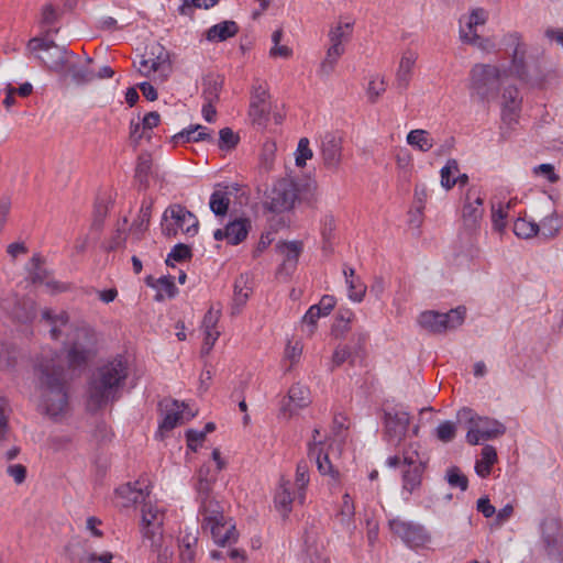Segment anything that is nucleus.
I'll return each mask as SVG.
<instances>
[{
    "label": "nucleus",
    "instance_id": "nucleus-1",
    "mask_svg": "<svg viewBox=\"0 0 563 563\" xmlns=\"http://www.w3.org/2000/svg\"><path fill=\"white\" fill-rule=\"evenodd\" d=\"M46 413L56 417L67 407V379L62 358L57 354L42 355L35 366Z\"/></svg>",
    "mask_w": 563,
    "mask_h": 563
},
{
    "label": "nucleus",
    "instance_id": "nucleus-2",
    "mask_svg": "<svg viewBox=\"0 0 563 563\" xmlns=\"http://www.w3.org/2000/svg\"><path fill=\"white\" fill-rule=\"evenodd\" d=\"M128 375V362L120 355L99 366L89 382L88 406L92 410H98L118 400Z\"/></svg>",
    "mask_w": 563,
    "mask_h": 563
},
{
    "label": "nucleus",
    "instance_id": "nucleus-3",
    "mask_svg": "<svg viewBox=\"0 0 563 563\" xmlns=\"http://www.w3.org/2000/svg\"><path fill=\"white\" fill-rule=\"evenodd\" d=\"M316 200L314 183H308L302 188H299L294 180L283 178L276 181L267 194L265 206L269 211L280 213L292 209L296 201L312 205Z\"/></svg>",
    "mask_w": 563,
    "mask_h": 563
},
{
    "label": "nucleus",
    "instance_id": "nucleus-4",
    "mask_svg": "<svg viewBox=\"0 0 563 563\" xmlns=\"http://www.w3.org/2000/svg\"><path fill=\"white\" fill-rule=\"evenodd\" d=\"M504 75L506 71H501L497 66L475 64L470 71L471 95H475L482 102L495 100Z\"/></svg>",
    "mask_w": 563,
    "mask_h": 563
},
{
    "label": "nucleus",
    "instance_id": "nucleus-5",
    "mask_svg": "<svg viewBox=\"0 0 563 563\" xmlns=\"http://www.w3.org/2000/svg\"><path fill=\"white\" fill-rule=\"evenodd\" d=\"M457 416L468 422L466 441L471 445L478 444L481 440L496 439L506 432V427L501 422L488 417L476 416L470 408L461 409Z\"/></svg>",
    "mask_w": 563,
    "mask_h": 563
},
{
    "label": "nucleus",
    "instance_id": "nucleus-6",
    "mask_svg": "<svg viewBox=\"0 0 563 563\" xmlns=\"http://www.w3.org/2000/svg\"><path fill=\"white\" fill-rule=\"evenodd\" d=\"M95 332L86 327L77 328L67 353L68 365L73 369H84L96 356Z\"/></svg>",
    "mask_w": 563,
    "mask_h": 563
},
{
    "label": "nucleus",
    "instance_id": "nucleus-7",
    "mask_svg": "<svg viewBox=\"0 0 563 563\" xmlns=\"http://www.w3.org/2000/svg\"><path fill=\"white\" fill-rule=\"evenodd\" d=\"M26 49L49 70L62 71L66 66V47L57 45L52 40L32 37L26 44Z\"/></svg>",
    "mask_w": 563,
    "mask_h": 563
},
{
    "label": "nucleus",
    "instance_id": "nucleus-8",
    "mask_svg": "<svg viewBox=\"0 0 563 563\" xmlns=\"http://www.w3.org/2000/svg\"><path fill=\"white\" fill-rule=\"evenodd\" d=\"M465 313L466 309L464 307H457L446 313L432 310L424 311L420 313L418 323L421 328L431 333L442 334L460 327L464 322Z\"/></svg>",
    "mask_w": 563,
    "mask_h": 563
},
{
    "label": "nucleus",
    "instance_id": "nucleus-9",
    "mask_svg": "<svg viewBox=\"0 0 563 563\" xmlns=\"http://www.w3.org/2000/svg\"><path fill=\"white\" fill-rule=\"evenodd\" d=\"M352 35V23H338L329 31V46L324 59L320 64V74L329 76L333 70L339 58L344 54L343 43L347 42Z\"/></svg>",
    "mask_w": 563,
    "mask_h": 563
},
{
    "label": "nucleus",
    "instance_id": "nucleus-10",
    "mask_svg": "<svg viewBox=\"0 0 563 563\" xmlns=\"http://www.w3.org/2000/svg\"><path fill=\"white\" fill-rule=\"evenodd\" d=\"M540 538L548 556L563 560V521L554 515L545 516L539 525Z\"/></svg>",
    "mask_w": 563,
    "mask_h": 563
},
{
    "label": "nucleus",
    "instance_id": "nucleus-11",
    "mask_svg": "<svg viewBox=\"0 0 563 563\" xmlns=\"http://www.w3.org/2000/svg\"><path fill=\"white\" fill-rule=\"evenodd\" d=\"M168 219H172L174 223L163 224V232L167 236H175L178 229L190 235L198 232L199 222L196 216L181 205H172L165 210L163 220L167 221Z\"/></svg>",
    "mask_w": 563,
    "mask_h": 563
},
{
    "label": "nucleus",
    "instance_id": "nucleus-12",
    "mask_svg": "<svg viewBox=\"0 0 563 563\" xmlns=\"http://www.w3.org/2000/svg\"><path fill=\"white\" fill-rule=\"evenodd\" d=\"M409 423L410 416L407 411L395 408L384 410V439L388 443L399 445L408 432Z\"/></svg>",
    "mask_w": 563,
    "mask_h": 563
},
{
    "label": "nucleus",
    "instance_id": "nucleus-13",
    "mask_svg": "<svg viewBox=\"0 0 563 563\" xmlns=\"http://www.w3.org/2000/svg\"><path fill=\"white\" fill-rule=\"evenodd\" d=\"M388 526L410 548L423 547L430 540L429 533L420 523L394 518L388 521Z\"/></svg>",
    "mask_w": 563,
    "mask_h": 563
},
{
    "label": "nucleus",
    "instance_id": "nucleus-14",
    "mask_svg": "<svg viewBox=\"0 0 563 563\" xmlns=\"http://www.w3.org/2000/svg\"><path fill=\"white\" fill-rule=\"evenodd\" d=\"M402 455V464L407 467L402 472V488L412 494L421 486L426 460L417 451L406 450Z\"/></svg>",
    "mask_w": 563,
    "mask_h": 563
},
{
    "label": "nucleus",
    "instance_id": "nucleus-15",
    "mask_svg": "<svg viewBox=\"0 0 563 563\" xmlns=\"http://www.w3.org/2000/svg\"><path fill=\"white\" fill-rule=\"evenodd\" d=\"M343 137L338 132H325L320 139V154L328 169L336 170L342 159Z\"/></svg>",
    "mask_w": 563,
    "mask_h": 563
},
{
    "label": "nucleus",
    "instance_id": "nucleus-16",
    "mask_svg": "<svg viewBox=\"0 0 563 563\" xmlns=\"http://www.w3.org/2000/svg\"><path fill=\"white\" fill-rule=\"evenodd\" d=\"M483 198L475 195L474 189H470L466 195V202L462 210L463 225L467 231H475L484 214Z\"/></svg>",
    "mask_w": 563,
    "mask_h": 563
},
{
    "label": "nucleus",
    "instance_id": "nucleus-17",
    "mask_svg": "<svg viewBox=\"0 0 563 563\" xmlns=\"http://www.w3.org/2000/svg\"><path fill=\"white\" fill-rule=\"evenodd\" d=\"M277 252L283 255V263L279 265L277 273L279 275L290 276L298 264L299 256L303 250L300 241H284L276 244Z\"/></svg>",
    "mask_w": 563,
    "mask_h": 563
},
{
    "label": "nucleus",
    "instance_id": "nucleus-18",
    "mask_svg": "<svg viewBox=\"0 0 563 563\" xmlns=\"http://www.w3.org/2000/svg\"><path fill=\"white\" fill-rule=\"evenodd\" d=\"M501 120L511 125L518 122L521 112L522 97H520L517 87L507 86L501 95Z\"/></svg>",
    "mask_w": 563,
    "mask_h": 563
},
{
    "label": "nucleus",
    "instance_id": "nucleus-19",
    "mask_svg": "<svg viewBox=\"0 0 563 563\" xmlns=\"http://www.w3.org/2000/svg\"><path fill=\"white\" fill-rule=\"evenodd\" d=\"M199 514L202 517V528H212L225 520L222 505L214 498L199 500Z\"/></svg>",
    "mask_w": 563,
    "mask_h": 563
},
{
    "label": "nucleus",
    "instance_id": "nucleus-20",
    "mask_svg": "<svg viewBox=\"0 0 563 563\" xmlns=\"http://www.w3.org/2000/svg\"><path fill=\"white\" fill-rule=\"evenodd\" d=\"M418 55L412 51H406L399 62L398 69L396 71L395 87L402 92L409 87L412 69L416 64Z\"/></svg>",
    "mask_w": 563,
    "mask_h": 563
},
{
    "label": "nucleus",
    "instance_id": "nucleus-21",
    "mask_svg": "<svg viewBox=\"0 0 563 563\" xmlns=\"http://www.w3.org/2000/svg\"><path fill=\"white\" fill-rule=\"evenodd\" d=\"M233 300L231 305V314L238 316L241 313L243 307L246 305L252 287L250 286V277L246 274H241L234 282Z\"/></svg>",
    "mask_w": 563,
    "mask_h": 563
},
{
    "label": "nucleus",
    "instance_id": "nucleus-22",
    "mask_svg": "<svg viewBox=\"0 0 563 563\" xmlns=\"http://www.w3.org/2000/svg\"><path fill=\"white\" fill-rule=\"evenodd\" d=\"M510 38L512 40V43L516 44V46L511 56V66L509 71L519 80L527 82L529 80V74L525 60V45L519 42V37L516 34L510 35Z\"/></svg>",
    "mask_w": 563,
    "mask_h": 563
},
{
    "label": "nucleus",
    "instance_id": "nucleus-23",
    "mask_svg": "<svg viewBox=\"0 0 563 563\" xmlns=\"http://www.w3.org/2000/svg\"><path fill=\"white\" fill-rule=\"evenodd\" d=\"M487 20V12L484 9H474L468 15V21L465 27H461L460 37L462 42L468 44H476L481 37L474 31L475 26L485 24Z\"/></svg>",
    "mask_w": 563,
    "mask_h": 563
},
{
    "label": "nucleus",
    "instance_id": "nucleus-24",
    "mask_svg": "<svg viewBox=\"0 0 563 563\" xmlns=\"http://www.w3.org/2000/svg\"><path fill=\"white\" fill-rule=\"evenodd\" d=\"M201 141L213 142V137L209 132H207V128L200 124L189 125L187 129H184L179 133L172 136V143L174 145Z\"/></svg>",
    "mask_w": 563,
    "mask_h": 563
},
{
    "label": "nucleus",
    "instance_id": "nucleus-25",
    "mask_svg": "<svg viewBox=\"0 0 563 563\" xmlns=\"http://www.w3.org/2000/svg\"><path fill=\"white\" fill-rule=\"evenodd\" d=\"M310 404L309 390L299 385H292L288 391V402L283 406L284 411L294 415L296 410L307 407Z\"/></svg>",
    "mask_w": 563,
    "mask_h": 563
},
{
    "label": "nucleus",
    "instance_id": "nucleus-26",
    "mask_svg": "<svg viewBox=\"0 0 563 563\" xmlns=\"http://www.w3.org/2000/svg\"><path fill=\"white\" fill-rule=\"evenodd\" d=\"M295 498L294 485L289 481H283L275 495V505L284 518L291 511V504Z\"/></svg>",
    "mask_w": 563,
    "mask_h": 563
},
{
    "label": "nucleus",
    "instance_id": "nucleus-27",
    "mask_svg": "<svg viewBox=\"0 0 563 563\" xmlns=\"http://www.w3.org/2000/svg\"><path fill=\"white\" fill-rule=\"evenodd\" d=\"M308 455L310 459L316 460L317 468L322 475H329L335 483L339 481V471L333 467L328 454L322 453V449L310 445L308 448Z\"/></svg>",
    "mask_w": 563,
    "mask_h": 563
},
{
    "label": "nucleus",
    "instance_id": "nucleus-28",
    "mask_svg": "<svg viewBox=\"0 0 563 563\" xmlns=\"http://www.w3.org/2000/svg\"><path fill=\"white\" fill-rule=\"evenodd\" d=\"M224 79L218 74H208L202 78V97L207 102H217L223 88Z\"/></svg>",
    "mask_w": 563,
    "mask_h": 563
},
{
    "label": "nucleus",
    "instance_id": "nucleus-29",
    "mask_svg": "<svg viewBox=\"0 0 563 563\" xmlns=\"http://www.w3.org/2000/svg\"><path fill=\"white\" fill-rule=\"evenodd\" d=\"M42 319L51 325V336L54 340L60 339L63 334V328L69 322V316L66 311L54 312L51 309H45L42 312Z\"/></svg>",
    "mask_w": 563,
    "mask_h": 563
},
{
    "label": "nucleus",
    "instance_id": "nucleus-30",
    "mask_svg": "<svg viewBox=\"0 0 563 563\" xmlns=\"http://www.w3.org/2000/svg\"><path fill=\"white\" fill-rule=\"evenodd\" d=\"M239 32V25L234 21H223L212 25L206 34V37L210 42H223L230 37H233Z\"/></svg>",
    "mask_w": 563,
    "mask_h": 563
},
{
    "label": "nucleus",
    "instance_id": "nucleus-31",
    "mask_svg": "<svg viewBox=\"0 0 563 563\" xmlns=\"http://www.w3.org/2000/svg\"><path fill=\"white\" fill-rule=\"evenodd\" d=\"M225 227L228 232V243L231 245H238L246 239L251 229V221L245 218H240L229 222Z\"/></svg>",
    "mask_w": 563,
    "mask_h": 563
},
{
    "label": "nucleus",
    "instance_id": "nucleus-32",
    "mask_svg": "<svg viewBox=\"0 0 563 563\" xmlns=\"http://www.w3.org/2000/svg\"><path fill=\"white\" fill-rule=\"evenodd\" d=\"M210 532L214 542L221 547L231 544L238 540L235 526L228 522L227 520L212 526V528H210Z\"/></svg>",
    "mask_w": 563,
    "mask_h": 563
},
{
    "label": "nucleus",
    "instance_id": "nucleus-33",
    "mask_svg": "<svg viewBox=\"0 0 563 563\" xmlns=\"http://www.w3.org/2000/svg\"><path fill=\"white\" fill-rule=\"evenodd\" d=\"M152 201L145 202L143 201L141 209L139 211L137 218L133 221L130 231L133 234V238L136 241L142 240L144 233L148 229L151 213H152Z\"/></svg>",
    "mask_w": 563,
    "mask_h": 563
},
{
    "label": "nucleus",
    "instance_id": "nucleus-34",
    "mask_svg": "<svg viewBox=\"0 0 563 563\" xmlns=\"http://www.w3.org/2000/svg\"><path fill=\"white\" fill-rule=\"evenodd\" d=\"M482 459L475 463V472L478 476L485 478L492 472V466L497 461L496 449L492 445H485L482 449Z\"/></svg>",
    "mask_w": 563,
    "mask_h": 563
},
{
    "label": "nucleus",
    "instance_id": "nucleus-35",
    "mask_svg": "<svg viewBox=\"0 0 563 563\" xmlns=\"http://www.w3.org/2000/svg\"><path fill=\"white\" fill-rule=\"evenodd\" d=\"M179 404L177 400L168 401L165 405L166 412L163 421L159 423V429L164 431L173 430L183 417V412L179 410Z\"/></svg>",
    "mask_w": 563,
    "mask_h": 563
},
{
    "label": "nucleus",
    "instance_id": "nucleus-36",
    "mask_svg": "<svg viewBox=\"0 0 563 563\" xmlns=\"http://www.w3.org/2000/svg\"><path fill=\"white\" fill-rule=\"evenodd\" d=\"M136 485H139V483H135L134 486L126 484L117 489V494L126 499V503L123 504L124 507H128L130 504H137L144 500L145 496H148V490L144 493L143 488L136 487ZM145 489H148V487L146 486Z\"/></svg>",
    "mask_w": 563,
    "mask_h": 563
},
{
    "label": "nucleus",
    "instance_id": "nucleus-37",
    "mask_svg": "<svg viewBox=\"0 0 563 563\" xmlns=\"http://www.w3.org/2000/svg\"><path fill=\"white\" fill-rule=\"evenodd\" d=\"M152 169V157L147 153H143L137 158V164L135 167V180L140 184V186L146 188L148 186V176Z\"/></svg>",
    "mask_w": 563,
    "mask_h": 563
},
{
    "label": "nucleus",
    "instance_id": "nucleus-38",
    "mask_svg": "<svg viewBox=\"0 0 563 563\" xmlns=\"http://www.w3.org/2000/svg\"><path fill=\"white\" fill-rule=\"evenodd\" d=\"M407 143L418 147L422 152H428L433 146V139L426 130H412L407 135Z\"/></svg>",
    "mask_w": 563,
    "mask_h": 563
},
{
    "label": "nucleus",
    "instance_id": "nucleus-39",
    "mask_svg": "<svg viewBox=\"0 0 563 563\" xmlns=\"http://www.w3.org/2000/svg\"><path fill=\"white\" fill-rule=\"evenodd\" d=\"M358 355V351H352L350 345H339L333 353L332 365L333 367H338L344 362H350L351 365H355Z\"/></svg>",
    "mask_w": 563,
    "mask_h": 563
},
{
    "label": "nucleus",
    "instance_id": "nucleus-40",
    "mask_svg": "<svg viewBox=\"0 0 563 563\" xmlns=\"http://www.w3.org/2000/svg\"><path fill=\"white\" fill-rule=\"evenodd\" d=\"M540 231V227L534 221H527L519 217L514 223V233L521 239H530L536 236Z\"/></svg>",
    "mask_w": 563,
    "mask_h": 563
},
{
    "label": "nucleus",
    "instance_id": "nucleus-41",
    "mask_svg": "<svg viewBox=\"0 0 563 563\" xmlns=\"http://www.w3.org/2000/svg\"><path fill=\"white\" fill-rule=\"evenodd\" d=\"M142 523L151 525L154 528L163 526L164 512L151 504H144L142 507Z\"/></svg>",
    "mask_w": 563,
    "mask_h": 563
},
{
    "label": "nucleus",
    "instance_id": "nucleus-42",
    "mask_svg": "<svg viewBox=\"0 0 563 563\" xmlns=\"http://www.w3.org/2000/svg\"><path fill=\"white\" fill-rule=\"evenodd\" d=\"M230 199L225 191H214L210 197V209L216 216H225Z\"/></svg>",
    "mask_w": 563,
    "mask_h": 563
},
{
    "label": "nucleus",
    "instance_id": "nucleus-43",
    "mask_svg": "<svg viewBox=\"0 0 563 563\" xmlns=\"http://www.w3.org/2000/svg\"><path fill=\"white\" fill-rule=\"evenodd\" d=\"M156 285H158V287H156V289L158 290L155 296L156 301L164 300L163 291L167 295L168 298H174L178 292V289H177L172 276L159 277L157 279Z\"/></svg>",
    "mask_w": 563,
    "mask_h": 563
},
{
    "label": "nucleus",
    "instance_id": "nucleus-44",
    "mask_svg": "<svg viewBox=\"0 0 563 563\" xmlns=\"http://www.w3.org/2000/svg\"><path fill=\"white\" fill-rule=\"evenodd\" d=\"M308 472H309V468H308V465L306 462H299L297 464L296 482L292 485L297 487L298 499L300 503H302L305 499V493H303L305 487L309 483Z\"/></svg>",
    "mask_w": 563,
    "mask_h": 563
},
{
    "label": "nucleus",
    "instance_id": "nucleus-45",
    "mask_svg": "<svg viewBox=\"0 0 563 563\" xmlns=\"http://www.w3.org/2000/svg\"><path fill=\"white\" fill-rule=\"evenodd\" d=\"M434 434L443 443L452 442L456 435V423L450 420L442 421L435 428Z\"/></svg>",
    "mask_w": 563,
    "mask_h": 563
},
{
    "label": "nucleus",
    "instance_id": "nucleus-46",
    "mask_svg": "<svg viewBox=\"0 0 563 563\" xmlns=\"http://www.w3.org/2000/svg\"><path fill=\"white\" fill-rule=\"evenodd\" d=\"M445 478L451 487H459L462 492H465L468 487L467 477L457 466L449 467Z\"/></svg>",
    "mask_w": 563,
    "mask_h": 563
},
{
    "label": "nucleus",
    "instance_id": "nucleus-47",
    "mask_svg": "<svg viewBox=\"0 0 563 563\" xmlns=\"http://www.w3.org/2000/svg\"><path fill=\"white\" fill-rule=\"evenodd\" d=\"M455 172H459V164L455 159H449L446 165L440 170L441 186L446 190L456 185V180H454L455 177H452V174Z\"/></svg>",
    "mask_w": 563,
    "mask_h": 563
},
{
    "label": "nucleus",
    "instance_id": "nucleus-48",
    "mask_svg": "<svg viewBox=\"0 0 563 563\" xmlns=\"http://www.w3.org/2000/svg\"><path fill=\"white\" fill-rule=\"evenodd\" d=\"M239 141V135L234 133L231 128H223L220 130L218 142V146L220 150L231 151L238 145Z\"/></svg>",
    "mask_w": 563,
    "mask_h": 563
},
{
    "label": "nucleus",
    "instance_id": "nucleus-49",
    "mask_svg": "<svg viewBox=\"0 0 563 563\" xmlns=\"http://www.w3.org/2000/svg\"><path fill=\"white\" fill-rule=\"evenodd\" d=\"M540 227L541 234L547 238L551 239L554 238L559 230H560V220L555 212H553L551 216L545 217L542 221Z\"/></svg>",
    "mask_w": 563,
    "mask_h": 563
},
{
    "label": "nucleus",
    "instance_id": "nucleus-50",
    "mask_svg": "<svg viewBox=\"0 0 563 563\" xmlns=\"http://www.w3.org/2000/svg\"><path fill=\"white\" fill-rule=\"evenodd\" d=\"M220 0H184L178 8V12L181 15H189L192 12V8L197 9H210L214 7Z\"/></svg>",
    "mask_w": 563,
    "mask_h": 563
},
{
    "label": "nucleus",
    "instance_id": "nucleus-51",
    "mask_svg": "<svg viewBox=\"0 0 563 563\" xmlns=\"http://www.w3.org/2000/svg\"><path fill=\"white\" fill-rule=\"evenodd\" d=\"M385 90H386V82H385L384 77H379V76L373 77L368 82V87H367V91H366L368 101L371 103H375L378 100V98L385 92Z\"/></svg>",
    "mask_w": 563,
    "mask_h": 563
},
{
    "label": "nucleus",
    "instance_id": "nucleus-52",
    "mask_svg": "<svg viewBox=\"0 0 563 563\" xmlns=\"http://www.w3.org/2000/svg\"><path fill=\"white\" fill-rule=\"evenodd\" d=\"M142 533L145 539L151 541V547L153 549L156 550L161 548V541L163 538V526L154 528L151 525L142 523Z\"/></svg>",
    "mask_w": 563,
    "mask_h": 563
},
{
    "label": "nucleus",
    "instance_id": "nucleus-53",
    "mask_svg": "<svg viewBox=\"0 0 563 563\" xmlns=\"http://www.w3.org/2000/svg\"><path fill=\"white\" fill-rule=\"evenodd\" d=\"M69 73L73 80L78 85L90 82L95 78L93 71L86 66L73 65Z\"/></svg>",
    "mask_w": 563,
    "mask_h": 563
},
{
    "label": "nucleus",
    "instance_id": "nucleus-54",
    "mask_svg": "<svg viewBox=\"0 0 563 563\" xmlns=\"http://www.w3.org/2000/svg\"><path fill=\"white\" fill-rule=\"evenodd\" d=\"M312 156L313 153L309 146V140L307 137H301L296 151V165L298 167L306 166L307 161L312 158Z\"/></svg>",
    "mask_w": 563,
    "mask_h": 563
},
{
    "label": "nucleus",
    "instance_id": "nucleus-55",
    "mask_svg": "<svg viewBox=\"0 0 563 563\" xmlns=\"http://www.w3.org/2000/svg\"><path fill=\"white\" fill-rule=\"evenodd\" d=\"M158 53L156 54V58H151L152 64L147 71L144 73V76H148L153 71H158L161 69H170V63L168 59V53L164 52L162 46H158Z\"/></svg>",
    "mask_w": 563,
    "mask_h": 563
},
{
    "label": "nucleus",
    "instance_id": "nucleus-56",
    "mask_svg": "<svg viewBox=\"0 0 563 563\" xmlns=\"http://www.w3.org/2000/svg\"><path fill=\"white\" fill-rule=\"evenodd\" d=\"M217 479H196L195 489L197 492V499L202 500L212 496L213 484Z\"/></svg>",
    "mask_w": 563,
    "mask_h": 563
},
{
    "label": "nucleus",
    "instance_id": "nucleus-57",
    "mask_svg": "<svg viewBox=\"0 0 563 563\" xmlns=\"http://www.w3.org/2000/svg\"><path fill=\"white\" fill-rule=\"evenodd\" d=\"M347 287H349V297L353 301H362L365 292H366V286L358 279H347Z\"/></svg>",
    "mask_w": 563,
    "mask_h": 563
},
{
    "label": "nucleus",
    "instance_id": "nucleus-58",
    "mask_svg": "<svg viewBox=\"0 0 563 563\" xmlns=\"http://www.w3.org/2000/svg\"><path fill=\"white\" fill-rule=\"evenodd\" d=\"M269 106L250 103V117L260 125H264L268 119Z\"/></svg>",
    "mask_w": 563,
    "mask_h": 563
},
{
    "label": "nucleus",
    "instance_id": "nucleus-59",
    "mask_svg": "<svg viewBox=\"0 0 563 563\" xmlns=\"http://www.w3.org/2000/svg\"><path fill=\"white\" fill-rule=\"evenodd\" d=\"M128 224V218L122 219V228H118L115 234L111 238L106 250L108 252L114 251L124 245L126 236L124 234V227Z\"/></svg>",
    "mask_w": 563,
    "mask_h": 563
},
{
    "label": "nucleus",
    "instance_id": "nucleus-60",
    "mask_svg": "<svg viewBox=\"0 0 563 563\" xmlns=\"http://www.w3.org/2000/svg\"><path fill=\"white\" fill-rule=\"evenodd\" d=\"M220 317H221V310H213L212 308H210L206 312L203 320H202L203 332L205 333L216 332L214 329H216L217 323L220 320Z\"/></svg>",
    "mask_w": 563,
    "mask_h": 563
},
{
    "label": "nucleus",
    "instance_id": "nucleus-61",
    "mask_svg": "<svg viewBox=\"0 0 563 563\" xmlns=\"http://www.w3.org/2000/svg\"><path fill=\"white\" fill-rule=\"evenodd\" d=\"M355 515V507L351 496L346 493L343 495V503L340 511V516L342 517V521L350 525L351 520Z\"/></svg>",
    "mask_w": 563,
    "mask_h": 563
},
{
    "label": "nucleus",
    "instance_id": "nucleus-62",
    "mask_svg": "<svg viewBox=\"0 0 563 563\" xmlns=\"http://www.w3.org/2000/svg\"><path fill=\"white\" fill-rule=\"evenodd\" d=\"M191 256H192V253H191L190 247L183 243L176 244L169 252V260H174L175 262H183L186 260H190Z\"/></svg>",
    "mask_w": 563,
    "mask_h": 563
},
{
    "label": "nucleus",
    "instance_id": "nucleus-63",
    "mask_svg": "<svg viewBox=\"0 0 563 563\" xmlns=\"http://www.w3.org/2000/svg\"><path fill=\"white\" fill-rule=\"evenodd\" d=\"M107 214H108V207L104 203H97L95 206L91 229L97 230V231L101 230Z\"/></svg>",
    "mask_w": 563,
    "mask_h": 563
},
{
    "label": "nucleus",
    "instance_id": "nucleus-64",
    "mask_svg": "<svg viewBox=\"0 0 563 563\" xmlns=\"http://www.w3.org/2000/svg\"><path fill=\"white\" fill-rule=\"evenodd\" d=\"M206 432H200L198 430L189 429L186 431V440L187 446L196 452L199 444L205 440Z\"/></svg>",
    "mask_w": 563,
    "mask_h": 563
}]
</instances>
